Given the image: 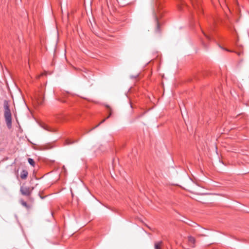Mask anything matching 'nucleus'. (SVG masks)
Instances as JSON below:
<instances>
[{"mask_svg":"<svg viewBox=\"0 0 249 249\" xmlns=\"http://www.w3.org/2000/svg\"><path fill=\"white\" fill-rule=\"evenodd\" d=\"M4 116L6 125L8 128H11L12 126V115L9 108V106L7 101L4 102Z\"/></svg>","mask_w":249,"mask_h":249,"instance_id":"nucleus-1","label":"nucleus"},{"mask_svg":"<svg viewBox=\"0 0 249 249\" xmlns=\"http://www.w3.org/2000/svg\"><path fill=\"white\" fill-rule=\"evenodd\" d=\"M20 191L22 195L27 196H30L32 193V189L28 187L21 186L20 189Z\"/></svg>","mask_w":249,"mask_h":249,"instance_id":"nucleus-2","label":"nucleus"},{"mask_svg":"<svg viewBox=\"0 0 249 249\" xmlns=\"http://www.w3.org/2000/svg\"><path fill=\"white\" fill-rule=\"evenodd\" d=\"M192 4L197 14L199 15L202 11V8L200 4L197 2L192 1Z\"/></svg>","mask_w":249,"mask_h":249,"instance_id":"nucleus-3","label":"nucleus"},{"mask_svg":"<svg viewBox=\"0 0 249 249\" xmlns=\"http://www.w3.org/2000/svg\"><path fill=\"white\" fill-rule=\"evenodd\" d=\"M195 242L196 240L194 237L191 236L188 237V243L190 247H194Z\"/></svg>","mask_w":249,"mask_h":249,"instance_id":"nucleus-4","label":"nucleus"},{"mask_svg":"<svg viewBox=\"0 0 249 249\" xmlns=\"http://www.w3.org/2000/svg\"><path fill=\"white\" fill-rule=\"evenodd\" d=\"M28 175V173L27 171H26L25 170H23L21 172L20 178L22 179H25L27 178Z\"/></svg>","mask_w":249,"mask_h":249,"instance_id":"nucleus-5","label":"nucleus"},{"mask_svg":"<svg viewBox=\"0 0 249 249\" xmlns=\"http://www.w3.org/2000/svg\"><path fill=\"white\" fill-rule=\"evenodd\" d=\"M163 245L162 241H159L155 242L154 244L155 249H161V247Z\"/></svg>","mask_w":249,"mask_h":249,"instance_id":"nucleus-6","label":"nucleus"},{"mask_svg":"<svg viewBox=\"0 0 249 249\" xmlns=\"http://www.w3.org/2000/svg\"><path fill=\"white\" fill-rule=\"evenodd\" d=\"M28 161L30 165H31L33 167L35 166V162L33 159H32L31 158H29L28 159Z\"/></svg>","mask_w":249,"mask_h":249,"instance_id":"nucleus-7","label":"nucleus"},{"mask_svg":"<svg viewBox=\"0 0 249 249\" xmlns=\"http://www.w3.org/2000/svg\"><path fill=\"white\" fill-rule=\"evenodd\" d=\"M20 203H21V205L22 206H23L24 207H26L27 209H29L30 207H29V205L27 204V203L26 202H25L23 200H21L20 201Z\"/></svg>","mask_w":249,"mask_h":249,"instance_id":"nucleus-8","label":"nucleus"},{"mask_svg":"<svg viewBox=\"0 0 249 249\" xmlns=\"http://www.w3.org/2000/svg\"><path fill=\"white\" fill-rule=\"evenodd\" d=\"M203 34L206 37V38L208 40H211V37L209 36H208V35L206 34L205 33H203Z\"/></svg>","mask_w":249,"mask_h":249,"instance_id":"nucleus-9","label":"nucleus"},{"mask_svg":"<svg viewBox=\"0 0 249 249\" xmlns=\"http://www.w3.org/2000/svg\"><path fill=\"white\" fill-rule=\"evenodd\" d=\"M106 119L103 120L98 125H97L96 126H95L94 128H93V129H94L95 128L99 126L101 124L103 123L106 121Z\"/></svg>","mask_w":249,"mask_h":249,"instance_id":"nucleus-10","label":"nucleus"},{"mask_svg":"<svg viewBox=\"0 0 249 249\" xmlns=\"http://www.w3.org/2000/svg\"><path fill=\"white\" fill-rule=\"evenodd\" d=\"M157 31L159 32V23L158 21L157 22Z\"/></svg>","mask_w":249,"mask_h":249,"instance_id":"nucleus-11","label":"nucleus"},{"mask_svg":"<svg viewBox=\"0 0 249 249\" xmlns=\"http://www.w3.org/2000/svg\"><path fill=\"white\" fill-rule=\"evenodd\" d=\"M111 112H110L109 115L107 117L106 119H108L111 116Z\"/></svg>","mask_w":249,"mask_h":249,"instance_id":"nucleus-12","label":"nucleus"},{"mask_svg":"<svg viewBox=\"0 0 249 249\" xmlns=\"http://www.w3.org/2000/svg\"><path fill=\"white\" fill-rule=\"evenodd\" d=\"M37 102H38V104H42V102L40 101H38Z\"/></svg>","mask_w":249,"mask_h":249,"instance_id":"nucleus-13","label":"nucleus"},{"mask_svg":"<svg viewBox=\"0 0 249 249\" xmlns=\"http://www.w3.org/2000/svg\"><path fill=\"white\" fill-rule=\"evenodd\" d=\"M72 143V142H68V144H71V143Z\"/></svg>","mask_w":249,"mask_h":249,"instance_id":"nucleus-14","label":"nucleus"},{"mask_svg":"<svg viewBox=\"0 0 249 249\" xmlns=\"http://www.w3.org/2000/svg\"><path fill=\"white\" fill-rule=\"evenodd\" d=\"M43 74H41V75H39L38 78H39V77H40Z\"/></svg>","mask_w":249,"mask_h":249,"instance_id":"nucleus-15","label":"nucleus"}]
</instances>
